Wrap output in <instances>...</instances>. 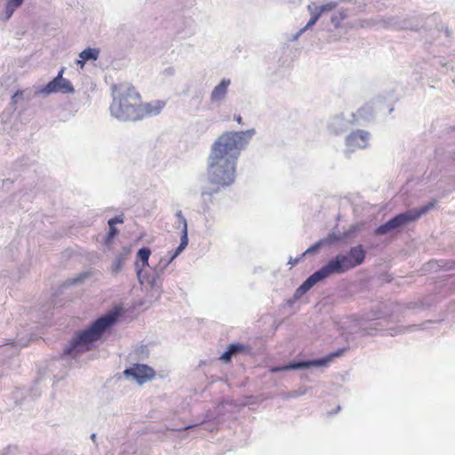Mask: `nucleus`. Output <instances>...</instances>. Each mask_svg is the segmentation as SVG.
<instances>
[{
	"label": "nucleus",
	"mask_w": 455,
	"mask_h": 455,
	"mask_svg": "<svg viewBox=\"0 0 455 455\" xmlns=\"http://www.w3.org/2000/svg\"><path fill=\"white\" fill-rule=\"evenodd\" d=\"M255 134L254 128L225 132L213 142L207 158V178L212 187L201 191L204 210L209 209L214 195L235 182L237 159Z\"/></svg>",
	"instance_id": "nucleus-1"
},
{
	"label": "nucleus",
	"mask_w": 455,
	"mask_h": 455,
	"mask_svg": "<svg viewBox=\"0 0 455 455\" xmlns=\"http://www.w3.org/2000/svg\"><path fill=\"white\" fill-rule=\"evenodd\" d=\"M120 315L121 310L115 308L97 318L89 327L75 335L64 348L63 355L76 358L83 353L91 350L93 343L99 340L117 322Z\"/></svg>",
	"instance_id": "nucleus-2"
},
{
	"label": "nucleus",
	"mask_w": 455,
	"mask_h": 455,
	"mask_svg": "<svg viewBox=\"0 0 455 455\" xmlns=\"http://www.w3.org/2000/svg\"><path fill=\"white\" fill-rule=\"evenodd\" d=\"M112 91L111 116L121 122L141 120V112L138 109L140 95L134 86L129 84H115Z\"/></svg>",
	"instance_id": "nucleus-3"
},
{
	"label": "nucleus",
	"mask_w": 455,
	"mask_h": 455,
	"mask_svg": "<svg viewBox=\"0 0 455 455\" xmlns=\"http://www.w3.org/2000/svg\"><path fill=\"white\" fill-rule=\"evenodd\" d=\"M435 205V202L432 201L419 207L407 210L402 213L396 214L384 224L379 226L374 233L375 235H386L390 232L398 231L409 223L417 220L421 216L427 213Z\"/></svg>",
	"instance_id": "nucleus-4"
},
{
	"label": "nucleus",
	"mask_w": 455,
	"mask_h": 455,
	"mask_svg": "<svg viewBox=\"0 0 455 455\" xmlns=\"http://www.w3.org/2000/svg\"><path fill=\"white\" fill-rule=\"evenodd\" d=\"M365 257L366 251L362 244H358L351 247L347 254L338 253L335 257L331 259L328 263L331 265L334 274H343L363 264Z\"/></svg>",
	"instance_id": "nucleus-5"
},
{
	"label": "nucleus",
	"mask_w": 455,
	"mask_h": 455,
	"mask_svg": "<svg viewBox=\"0 0 455 455\" xmlns=\"http://www.w3.org/2000/svg\"><path fill=\"white\" fill-rule=\"evenodd\" d=\"M347 350V347L339 348L336 351H333L323 357L313 359V360H294L291 361L283 366L274 367L271 371L272 372H279L283 371H294V370H304L309 369L311 367H323L327 366L330 363L333 361L334 358L341 356L345 351Z\"/></svg>",
	"instance_id": "nucleus-6"
},
{
	"label": "nucleus",
	"mask_w": 455,
	"mask_h": 455,
	"mask_svg": "<svg viewBox=\"0 0 455 455\" xmlns=\"http://www.w3.org/2000/svg\"><path fill=\"white\" fill-rule=\"evenodd\" d=\"M331 275H335L331 267V265L327 262L321 268L316 270L315 273L310 275L295 291L293 294V299L297 300L306 294L311 288H313L317 283L324 280Z\"/></svg>",
	"instance_id": "nucleus-7"
},
{
	"label": "nucleus",
	"mask_w": 455,
	"mask_h": 455,
	"mask_svg": "<svg viewBox=\"0 0 455 455\" xmlns=\"http://www.w3.org/2000/svg\"><path fill=\"white\" fill-rule=\"evenodd\" d=\"M164 259H162L159 262V266L151 270L150 273L143 274V269L137 268V276L139 282L143 284L147 283L151 290L156 293L157 297H159L161 293L162 287V280L161 275L164 273L165 267H164Z\"/></svg>",
	"instance_id": "nucleus-8"
},
{
	"label": "nucleus",
	"mask_w": 455,
	"mask_h": 455,
	"mask_svg": "<svg viewBox=\"0 0 455 455\" xmlns=\"http://www.w3.org/2000/svg\"><path fill=\"white\" fill-rule=\"evenodd\" d=\"M65 68H61L58 75L50 81L43 89L42 93L51 94L54 92L74 93L75 89L72 84L66 78H63Z\"/></svg>",
	"instance_id": "nucleus-9"
},
{
	"label": "nucleus",
	"mask_w": 455,
	"mask_h": 455,
	"mask_svg": "<svg viewBox=\"0 0 455 455\" xmlns=\"http://www.w3.org/2000/svg\"><path fill=\"white\" fill-rule=\"evenodd\" d=\"M124 375L126 377H132L138 384L142 385L152 379L156 375V371L147 364L136 363L133 366L125 369L124 371Z\"/></svg>",
	"instance_id": "nucleus-10"
},
{
	"label": "nucleus",
	"mask_w": 455,
	"mask_h": 455,
	"mask_svg": "<svg viewBox=\"0 0 455 455\" xmlns=\"http://www.w3.org/2000/svg\"><path fill=\"white\" fill-rule=\"evenodd\" d=\"M370 133L363 130H356L346 138V153L355 152L356 149H363L368 147Z\"/></svg>",
	"instance_id": "nucleus-11"
},
{
	"label": "nucleus",
	"mask_w": 455,
	"mask_h": 455,
	"mask_svg": "<svg viewBox=\"0 0 455 455\" xmlns=\"http://www.w3.org/2000/svg\"><path fill=\"white\" fill-rule=\"evenodd\" d=\"M230 84L231 80L229 78H222L211 92V103L214 105L223 103L227 98Z\"/></svg>",
	"instance_id": "nucleus-12"
},
{
	"label": "nucleus",
	"mask_w": 455,
	"mask_h": 455,
	"mask_svg": "<svg viewBox=\"0 0 455 455\" xmlns=\"http://www.w3.org/2000/svg\"><path fill=\"white\" fill-rule=\"evenodd\" d=\"M390 25L396 29H411L418 30L423 27L421 18L412 17L401 20L394 18L391 20Z\"/></svg>",
	"instance_id": "nucleus-13"
},
{
	"label": "nucleus",
	"mask_w": 455,
	"mask_h": 455,
	"mask_svg": "<svg viewBox=\"0 0 455 455\" xmlns=\"http://www.w3.org/2000/svg\"><path fill=\"white\" fill-rule=\"evenodd\" d=\"M164 107V102L161 100H156L149 103L142 104L141 100L139 102V108L138 109L141 114V119L148 117V116H154L160 114L162 109Z\"/></svg>",
	"instance_id": "nucleus-14"
},
{
	"label": "nucleus",
	"mask_w": 455,
	"mask_h": 455,
	"mask_svg": "<svg viewBox=\"0 0 455 455\" xmlns=\"http://www.w3.org/2000/svg\"><path fill=\"white\" fill-rule=\"evenodd\" d=\"M349 128V122L342 116H336L331 118L328 124L330 132L339 135L345 132Z\"/></svg>",
	"instance_id": "nucleus-15"
},
{
	"label": "nucleus",
	"mask_w": 455,
	"mask_h": 455,
	"mask_svg": "<svg viewBox=\"0 0 455 455\" xmlns=\"http://www.w3.org/2000/svg\"><path fill=\"white\" fill-rule=\"evenodd\" d=\"M356 231V227L352 226L347 232L344 233H336L331 232L327 236L320 239L323 243V246H330L334 243H339V241L350 236L353 233Z\"/></svg>",
	"instance_id": "nucleus-16"
},
{
	"label": "nucleus",
	"mask_w": 455,
	"mask_h": 455,
	"mask_svg": "<svg viewBox=\"0 0 455 455\" xmlns=\"http://www.w3.org/2000/svg\"><path fill=\"white\" fill-rule=\"evenodd\" d=\"M308 10L311 12V17H310L309 20L302 28H300L296 34H294L292 36V37L291 38V41L298 40V38L303 33H305L307 29L311 28L316 23V21L319 20L321 14H320V12H318L317 10L315 12H313L311 5H308Z\"/></svg>",
	"instance_id": "nucleus-17"
},
{
	"label": "nucleus",
	"mask_w": 455,
	"mask_h": 455,
	"mask_svg": "<svg viewBox=\"0 0 455 455\" xmlns=\"http://www.w3.org/2000/svg\"><path fill=\"white\" fill-rule=\"evenodd\" d=\"M128 253H129V251L124 249L123 252L119 253L115 258V259L112 262V265H111V272H112V274L116 275V274L119 273L122 270L123 265H124V261L127 259Z\"/></svg>",
	"instance_id": "nucleus-18"
},
{
	"label": "nucleus",
	"mask_w": 455,
	"mask_h": 455,
	"mask_svg": "<svg viewBox=\"0 0 455 455\" xmlns=\"http://www.w3.org/2000/svg\"><path fill=\"white\" fill-rule=\"evenodd\" d=\"M188 237L185 235L180 236V245L176 248L172 255L169 259H164V267H166L175 258H177L188 246Z\"/></svg>",
	"instance_id": "nucleus-19"
},
{
	"label": "nucleus",
	"mask_w": 455,
	"mask_h": 455,
	"mask_svg": "<svg viewBox=\"0 0 455 455\" xmlns=\"http://www.w3.org/2000/svg\"><path fill=\"white\" fill-rule=\"evenodd\" d=\"M100 51L97 48H86L82 51L79 54L81 59H84V61L89 60H96L99 58Z\"/></svg>",
	"instance_id": "nucleus-20"
},
{
	"label": "nucleus",
	"mask_w": 455,
	"mask_h": 455,
	"mask_svg": "<svg viewBox=\"0 0 455 455\" xmlns=\"http://www.w3.org/2000/svg\"><path fill=\"white\" fill-rule=\"evenodd\" d=\"M23 3L24 0H7L5 5V19H10L15 10L19 8Z\"/></svg>",
	"instance_id": "nucleus-21"
},
{
	"label": "nucleus",
	"mask_w": 455,
	"mask_h": 455,
	"mask_svg": "<svg viewBox=\"0 0 455 455\" xmlns=\"http://www.w3.org/2000/svg\"><path fill=\"white\" fill-rule=\"evenodd\" d=\"M151 251L148 247H142L137 252V259L142 262V267H149L148 259Z\"/></svg>",
	"instance_id": "nucleus-22"
},
{
	"label": "nucleus",
	"mask_w": 455,
	"mask_h": 455,
	"mask_svg": "<svg viewBox=\"0 0 455 455\" xmlns=\"http://www.w3.org/2000/svg\"><path fill=\"white\" fill-rule=\"evenodd\" d=\"M419 329L418 325H408V326H399L395 328L389 329V334L391 336H395L400 333L405 332V331H413Z\"/></svg>",
	"instance_id": "nucleus-23"
},
{
	"label": "nucleus",
	"mask_w": 455,
	"mask_h": 455,
	"mask_svg": "<svg viewBox=\"0 0 455 455\" xmlns=\"http://www.w3.org/2000/svg\"><path fill=\"white\" fill-rule=\"evenodd\" d=\"M89 276H90V273L89 272H83V273L79 274L75 278L68 279L65 282V286H71V285H74V284H76V283H80L84 282L86 278H88Z\"/></svg>",
	"instance_id": "nucleus-24"
},
{
	"label": "nucleus",
	"mask_w": 455,
	"mask_h": 455,
	"mask_svg": "<svg viewBox=\"0 0 455 455\" xmlns=\"http://www.w3.org/2000/svg\"><path fill=\"white\" fill-rule=\"evenodd\" d=\"M378 323H370L367 326L361 327L360 331L363 335H373L379 330Z\"/></svg>",
	"instance_id": "nucleus-25"
},
{
	"label": "nucleus",
	"mask_w": 455,
	"mask_h": 455,
	"mask_svg": "<svg viewBox=\"0 0 455 455\" xmlns=\"http://www.w3.org/2000/svg\"><path fill=\"white\" fill-rule=\"evenodd\" d=\"M357 115L364 119H370L372 117V108L371 106H364L357 111Z\"/></svg>",
	"instance_id": "nucleus-26"
},
{
	"label": "nucleus",
	"mask_w": 455,
	"mask_h": 455,
	"mask_svg": "<svg viewBox=\"0 0 455 455\" xmlns=\"http://www.w3.org/2000/svg\"><path fill=\"white\" fill-rule=\"evenodd\" d=\"M176 228H181V235L188 236V223L186 218L177 220L174 223Z\"/></svg>",
	"instance_id": "nucleus-27"
},
{
	"label": "nucleus",
	"mask_w": 455,
	"mask_h": 455,
	"mask_svg": "<svg viewBox=\"0 0 455 455\" xmlns=\"http://www.w3.org/2000/svg\"><path fill=\"white\" fill-rule=\"evenodd\" d=\"M336 5L337 4L335 2H330L325 4L320 5L319 7L315 6V10L318 11V12H320V14H322L323 12L333 10L336 7Z\"/></svg>",
	"instance_id": "nucleus-28"
},
{
	"label": "nucleus",
	"mask_w": 455,
	"mask_h": 455,
	"mask_svg": "<svg viewBox=\"0 0 455 455\" xmlns=\"http://www.w3.org/2000/svg\"><path fill=\"white\" fill-rule=\"evenodd\" d=\"M233 355H236L244 350V346L240 343H233L228 346Z\"/></svg>",
	"instance_id": "nucleus-29"
},
{
	"label": "nucleus",
	"mask_w": 455,
	"mask_h": 455,
	"mask_svg": "<svg viewBox=\"0 0 455 455\" xmlns=\"http://www.w3.org/2000/svg\"><path fill=\"white\" fill-rule=\"evenodd\" d=\"M323 247V243L321 240L317 241L315 243L311 245L309 248H307L301 255V257L305 256L306 254H310L317 251L320 248Z\"/></svg>",
	"instance_id": "nucleus-30"
},
{
	"label": "nucleus",
	"mask_w": 455,
	"mask_h": 455,
	"mask_svg": "<svg viewBox=\"0 0 455 455\" xmlns=\"http://www.w3.org/2000/svg\"><path fill=\"white\" fill-rule=\"evenodd\" d=\"M442 265L440 267L444 270L455 269V260L452 259H443L440 261Z\"/></svg>",
	"instance_id": "nucleus-31"
},
{
	"label": "nucleus",
	"mask_w": 455,
	"mask_h": 455,
	"mask_svg": "<svg viewBox=\"0 0 455 455\" xmlns=\"http://www.w3.org/2000/svg\"><path fill=\"white\" fill-rule=\"evenodd\" d=\"M108 227H109V229H108V232L106 236V243H110L115 238V236L118 234V230L116 227H114V226H108Z\"/></svg>",
	"instance_id": "nucleus-32"
},
{
	"label": "nucleus",
	"mask_w": 455,
	"mask_h": 455,
	"mask_svg": "<svg viewBox=\"0 0 455 455\" xmlns=\"http://www.w3.org/2000/svg\"><path fill=\"white\" fill-rule=\"evenodd\" d=\"M343 20V18L339 16L337 13L333 14L331 18V22L333 24L335 28L339 27L341 21Z\"/></svg>",
	"instance_id": "nucleus-33"
},
{
	"label": "nucleus",
	"mask_w": 455,
	"mask_h": 455,
	"mask_svg": "<svg viewBox=\"0 0 455 455\" xmlns=\"http://www.w3.org/2000/svg\"><path fill=\"white\" fill-rule=\"evenodd\" d=\"M124 222V218L123 216H116L114 218H111L110 220H108V226H114L117 223H123Z\"/></svg>",
	"instance_id": "nucleus-34"
},
{
	"label": "nucleus",
	"mask_w": 455,
	"mask_h": 455,
	"mask_svg": "<svg viewBox=\"0 0 455 455\" xmlns=\"http://www.w3.org/2000/svg\"><path fill=\"white\" fill-rule=\"evenodd\" d=\"M209 420H210V415L207 413V414H206V417H205V419H204V420L203 422H201V423H199V424H192V425L186 426V427H184L183 428H181L180 430H182V431H187V430H188V429L195 428V427H198V426L202 425L204 422H206V421H209Z\"/></svg>",
	"instance_id": "nucleus-35"
},
{
	"label": "nucleus",
	"mask_w": 455,
	"mask_h": 455,
	"mask_svg": "<svg viewBox=\"0 0 455 455\" xmlns=\"http://www.w3.org/2000/svg\"><path fill=\"white\" fill-rule=\"evenodd\" d=\"M232 356H234V355H232L231 351L228 347L227 350L220 355V359L222 361L228 363L231 360Z\"/></svg>",
	"instance_id": "nucleus-36"
},
{
	"label": "nucleus",
	"mask_w": 455,
	"mask_h": 455,
	"mask_svg": "<svg viewBox=\"0 0 455 455\" xmlns=\"http://www.w3.org/2000/svg\"><path fill=\"white\" fill-rule=\"evenodd\" d=\"M305 394V390L304 391H301V392H299V391H292V392H290L288 393L286 395H285V398H291V397H297L299 395H302Z\"/></svg>",
	"instance_id": "nucleus-37"
},
{
	"label": "nucleus",
	"mask_w": 455,
	"mask_h": 455,
	"mask_svg": "<svg viewBox=\"0 0 455 455\" xmlns=\"http://www.w3.org/2000/svg\"><path fill=\"white\" fill-rule=\"evenodd\" d=\"M301 258H302L301 256H300V257H299V258H295V259H293V258L290 257V259H289V262H288V263H289V264H291V265L298 264V263H299V261L301 259Z\"/></svg>",
	"instance_id": "nucleus-38"
},
{
	"label": "nucleus",
	"mask_w": 455,
	"mask_h": 455,
	"mask_svg": "<svg viewBox=\"0 0 455 455\" xmlns=\"http://www.w3.org/2000/svg\"><path fill=\"white\" fill-rule=\"evenodd\" d=\"M339 16L342 17L343 18V20L347 17V14L346 13L345 11H340L337 13Z\"/></svg>",
	"instance_id": "nucleus-39"
},
{
	"label": "nucleus",
	"mask_w": 455,
	"mask_h": 455,
	"mask_svg": "<svg viewBox=\"0 0 455 455\" xmlns=\"http://www.w3.org/2000/svg\"><path fill=\"white\" fill-rule=\"evenodd\" d=\"M175 216H176L177 220H181L182 218H185L180 210L176 212Z\"/></svg>",
	"instance_id": "nucleus-40"
},
{
	"label": "nucleus",
	"mask_w": 455,
	"mask_h": 455,
	"mask_svg": "<svg viewBox=\"0 0 455 455\" xmlns=\"http://www.w3.org/2000/svg\"><path fill=\"white\" fill-rule=\"evenodd\" d=\"M164 72L168 75H173L174 74V68H169L164 70Z\"/></svg>",
	"instance_id": "nucleus-41"
},
{
	"label": "nucleus",
	"mask_w": 455,
	"mask_h": 455,
	"mask_svg": "<svg viewBox=\"0 0 455 455\" xmlns=\"http://www.w3.org/2000/svg\"><path fill=\"white\" fill-rule=\"evenodd\" d=\"M235 120L239 124H243V118L241 116H235Z\"/></svg>",
	"instance_id": "nucleus-42"
},
{
	"label": "nucleus",
	"mask_w": 455,
	"mask_h": 455,
	"mask_svg": "<svg viewBox=\"0 0 455 455\" xmlns=\"http://www.w3.org/2000/svg\"><path fill=\"white\" fill-rule=\"evenodd\" d=\"M76 62H77V64H78V65H80L81 67H84V63H85L86 61H84V59H81V60H78Z\"/></svg>",
	"instance_id": "nucleus-43"
},
{
	"label": "nucleus",
	"mask_w": 455,
	"mask_h": 455,
	"mask_svg": "<svg viewBox=\"0 0 455 455\" xmlns=\"http://www.w3.org/2000/svg\"><path fill=\"white\" fill-rule=\"evenodd\" d=\"M96 438H97L96 434L92 433V434L91 435V440H92L93 443H96Z\"/></svg>",
	"instance_id": "nucleus-44"
},
{
	"label": "nucleus",
	"mask_w": 455,
	"mask_h": 455,
	"mask_svg": "<svg viewBox=\"0 0 455 455\" xmlns=\"http://www.w3.org/2000/svg\"><path fill=\"white\" fill-rule=\"evenodd\" d=\"M140 353H144L146 350H147V347L146 346H140Z\"/></svg>",
	"instance_id": "nucleus-45"
}]
</instances>
